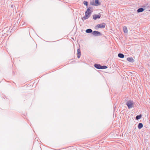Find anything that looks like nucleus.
<instances>
[{
	"instance_id": "obj_19",
	"label": "nucleus",
	"mask_w": 150,
	"mask_h": 150,
	"mask_svg": "<svg viewBox=\"0 0 150 150\" xmlns=\"http://www.w3.org/2000/svg\"><path fill=\"white\" fill-rule=\"evenodd\" d=\"M84 4L86 6H88V3L87 1H84L83 2Z\"/></svg>"
},
{
	"instance_id": "obj_6",
	"label": "nucleus",
	"mask_w": 150,
	"mask_h": 150,
	"mask_svg": "<svg viewBox=\"0 0 150 150\" xmlns=\"http://www.w3.org/2000/svg\"><path fill=\"white\" fill-rule=\"evenodd\" d=\"M81 54V51L80 49H77V57L79 58L80 57Z\"/></svg>"
},
{
	"instance_id": "obj_14",
	"label": "nucleus",
	"mask_w": 150,
	"mask_h": 150,
	"mask_svg": "<svg viewBox=\"0 0 150 150\" xmlns=\"http://www.w3.org/2000/svg\"><path fill=\"white\" fill-rule=\"evenodd\" d=\"M142 117V115L141 114H140L139 115H137L136 117V119L137 120L141 118Z\"/></svg>"
},
{
	"instance_id": "obj_8",
	"label": "nucleus",
	"mask_w": 150,
	"mask_h": 150,
	"mask_svg": "<svg viewBox=\"0 0 150 150\" xmlns=\"http://www.w3.org/2000/svg\"><path fill=\"white\" fill-rule=\"evenodd\" d=\"M94 67L96 69H100L101 65L99 64H95Z\"/></svg>"
},
{
	"instance_id": "obj_9",
	"label": "nucleus",
	"mask_w": 150,
	"mask_h": 150,
	"mask_svg": "<svg viewBox=\"0 0 150 150\" xmlns=\"http://www.w3.org/2000/svg\"><path fill=\"white\" fill-rule=\"evenodd\" d=\"M94 3L96 6H97L100 4V3L99 2L98 0H95Z\"/></svg>"
},
{
	"instance_id": "obj_7",
	"label": "nucleus",
	"mask_w": 150,
	"mask_h": 150,
	"mask_svg": "<svg viewBox=\"0 0 150 150\" xmlns=\"http://www.w3.org/2000/svg\"><path fill=\"white\" fill-rule=\"evenodd\" d=\"M127 60L129 62H134V60L133 59L132 57H128L127 58Z\"/></svg>"
},
{
	"instance_id": "obj_13",
	"label": "nucleus",
	"mask_w": 150,
	"mask_h": 150,
	"mask_svg": "<svg viewBox=\"0 0 150 150\" xmlns=\"http://www.w3.org/2000/svg\"><path fill=\"white\" fill-rule=\"evenodd\" d=\"M143 127V125L142 123H139L138 125V128L141 129Z\"/></svg>"
},
{
	"instance_id": "obj_2",
	"label": "nucleus",
	"mask_w": 150,
	"mask_h": 150,
	"mask_svg": "<svg viewBox=\"0 0 150 150\" xmlns=\"http://www.w3.org/2000/svg\"><path fill=\"white\" fill-rule=\"evenodd\" d=\"M85 15L81 18L83 21L88 19L90 16V14H88L86 12H85Z\"/></svg>"
},
{
	"instance_id": "obj_18",
	"label": "nucleus",
	"mask_w": 150,
	"mask_h": 150,
	"mask_svg": "<svg viewBox=\"0 0 150 150\" xmlns=\"http://www.w3.org/2000/svg\"><path fill=\"white\" fill-rule=\"evenodd\" d=\"M95 1L93 0V1L90 2V4L92 5L95 6V4L94 3Z\"/></svg>"
},
{
	"instance_id": "obj_10",
	"label": "nucleus",
	"mask_w": 150,
	"mask_h": 150,
	"mask_svg": "<svg viewBox=\"0 0 150 150\" xmlns=\"http://www.w3.org/2000/svg\"><path fill=\"white\" fill-rule=\"evenodd\" d=\"M144 10V9L143 8H139L137 9V12L138 13L141 12H143Z\"/></svg>"
},
{
	"instance_id": "obj_20",
	"label": "nucleus",
	"mask_w": 150,
	"mask_h": 150,
	"mask_svg": "<svg viewBox=\"0 0 150 150\" xmlns=\"http://www.w3.org/2000/svg\"><path fill=\"white\" fill-rule=\"evenodd\" d=\"M88 8L90 9V10H91L92 9H93V8H92V7H89Z\"/></svg>"
},
{
	"instance_id": "obj_11",
	"label": "nucleus",
	"mask_w": 150,
	"mask_h": 150,
	"mask_svg": "<svg viewBox=\"0 0 150 150\" xmlns=\"http://www.w3.org/2000/svg\"><path fill=\"white\" fill-rule=\"evenodd\" d=\"M92 31V30L91 29H88L86 30V33H91Z\"/></svg>"
},
{
	"instance_id": "obj_15",
	"label": "nucleus",
	"mask_w": 150,
	"mask_h": 150,
	"mask_svg": "<svg viewBox=\"0 0 150 150\" xmlns=\"http://www.w3.org/2000/svg\"><path fill=\"white\" fill-rule=\"evenodd\" d=\"M123 30L124 32L125 33H126L127 32V27L125 26L123 28Z\"/></svg>"
},
{
	"instance_id": "obj_5",
	"label": "nucleus",
	"mask_w": 150,
	"mask_h": 150,
	"mask_svg": "<svg viewBox=\"0 0 150 150\" xmlns=\"http://www.w3.org/2000/svg\"><path fill=\"white\" fill-rule=\"evenodd\" d=\"M93 19L94 20H96L97 19H99L100 17V15L94 14L93 15Z\"/></svg>"
},
{
	"instance_id": "obj_1",
	"label": "nucleus",
	"mask_w": 150,
	"mask_h": 150,
	"mask_svg": "<svg viewBox=\"0 0 150 150\" xmlns=\"http://www.w3.org/2000/svg\"><path fill=\"white\" fill-rule=\"evenodd\" d=\"M126 105L129 109H130L133 107L134 105L133 101L131 100H128L126 103Z\"/></svg>"
},
{
	"instance_id": "obj_3",
	"label": "nucleus",
	"mask_w": 150,
	"mask_h": 150,
	"mask_svg": "<svg viewBox=\"0 0 150 150\" xmlns=\"http://www.w3.org/2000/svg\"><path fill=\"white\" fill-rule=\"evenodd\" d=\"M92 34L93 35L96 36H98L101 35V34L100 32L97 31H93L92 32Z\"/></svg>"
},
{
	"instance_id": "obj_16",
	"label": "nucleus",
	"mask_w": 150,
	"mask_h": 150,
	"mask_svg": "<svg viewBox=\"0 0 150 150\" xmlns=\"http://www.w3.org/2000/svg\"><path fill=\"white\" fill-rule=\"evenodd\" d=\"M108 68V67L105 65L103 66H101L100 67V69H106Z\"/></svg>"
},
{
	"instance_id": "obj_17",
	"label": "nucleus",
	"mask_w": 150,
	"mask_h": 150,
	"mask_svg": "<svg viewBox=\"0 0 150 150\" xmlns=\"http://www.w3.org/2000/svg\"><path fill=\"white\" fill-rule=\"evenodd\" d=\"M91 10H90V9L88 8L87 9V11L85 12H86L88 14H91Z\"/></svg>"
},
{
	"instance_id": "obj_21",
	"label": "nucleus",
	"mask_w": 150,
	"mask_h": 150,
	"mask_svg": "<svg viewBox=\"0 0 150 150\" xmlns=\"http://www.w3.org/2000/svg\"><path fill=\"white\" fill-rule=\"evenodd\" d=\"M149 11H150V10H149Z\"/></svg>"
},
{
	"instance_id": "obj_12",
	"label": "nucleus",
	"mask_w": 150,
	"mask_h": 150,
	"mask_svg": "<svg viewBox=\"0 0 150 150\" xmlns=\"http://www.w3.org/2000/svg\"><path fill=\"white\" fill-rule=\"evenodd\" d=\"M118 57L121 58H123L124 57V55L122 53H119L118 54Z\"/></svg>"
},
{
	"instance_id": "obj_4",
	"label": "nucleus",
	"mask_w": 150,
	"mask_h": 150,
	"mask_svg": "<svg viewBox=\"0 0 150 150\" xmlns=\"http://www.w3.org/2000/svg\"><path fill=\"white\" fill-rule=\"evenodd\" d=\"M105 24L104 23H103L100 24H99L97 25V27L98 28H104L105 27Z\"/></svg>"
}]
</instances>
